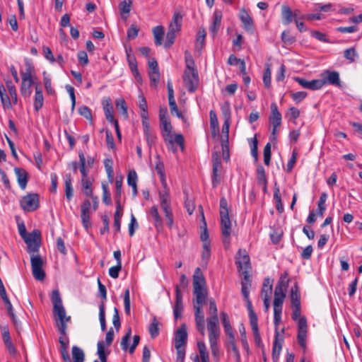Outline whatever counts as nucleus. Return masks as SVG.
Listing matches in <instances>:
<instances>
[{
	"instance_id": "nucleus-16",
	"label": "nucleus",
	"mask_w": 362,
	"mask_h": 362,
	"mask_svg": "<svg viewBox=\"0 0 362 362\" xmlns=\"http://www.w3.org/2000/svg\"><path fill=\"white\" fill-rule=\"evenodd\" d=\"M209 332V341L211 354L216 361L219 359V349L218 346V340L221 335V331H214Z\"/></svg>"
},
{
	"instance_id": "nucleus-3",
	"label": "nucleus",
	"mask_w": 362,
	"mask_h": 362,
	"mask_svg": "<svg viewBox=\"0 0 362 362\" xmlns=\"http://www.w3.org/2000/svg\"><path fill=\"white\" fill-rule=\"evenodd\" d=\"M161 124L162 136L165 142L168 150L175 153L177 151V147L175 146L176 144L178 145L181 150L183 151L185 148V140L182 134H175L174 139H173L172 131L173 126L169 119L160 122Z\"/></svg>"
},
{
	"instance_id": "nucleus-17",
	"label": "nucleus",
	"mask_w": 362,
	"mask_h": 362,
	"mask_svg": "<svg viewBox=\"0 0 362 362\" xmlns=\"http://www.w3.org/2000/svg\"><path fill=\"white\" fill-rule=\"evenodd\" d=\"M284 343V337L280 334L278 329H275V336L272 348V359L274 362H278Z\"/></svg>"
},
{
	"instance_id": "nucleus-9",
	"label": "nucleus",
	"mask_w": 362,
	"mask_h": 362,
	"mask_svg": "<svg viewBox=\"0 0 362 362\" xmlns=\"http://www.w3.org/2000/svg\"><path fill=\"white\" fill-rule=\"evenodd\" d=\"M31 254L30 262L33 275L35 279L42 281L45 277V273L42 269L43 261L39 255Z\"/></svg>"
},
{
	"instance_id": "nucleus-11",
	"label": "nucleus",
	"mask_w": 362,
	"mask_h": 362,
	"mask_svg": "<svg viewBox=\"0 0 362 362\" xmlns=\"http://www.w3.org/2000/svg\"><path fill=\"white\" fill-rule=\"evenodd\" d=\"M281 115L278 110V107L276 103H273L271 105V115L269 116V120L270 124L272 126V135L273 139H276V134L277 128L281 124Z\"/></svg>"
},
{
	"instance_id": "nucleus-34",
	"label": "nucleus",
	"mask_w": 362,
	"mask_h": 362,
	"mask_svg": "<svg viewBox=\"0 0 362 362\" xmlns=\"http://www.w3.org/2000/svg\"><path fill=\"white\" fill-rule=\"evenodd\" d=\"M206 30L203 28H200L198 30L196 44H195V49L197 51H201L203 48L204 40L206 37Z\"/></svg>"
},
{
	"instance_id": "nucleus-40",
	"label": "nucleus",
	"mask_w": 362,
	"mask_h": 362,
	"mask_svg": "<svg viewBox=\"0 0 362 362\" xmlns=\"http://www.w3.org/2000/svg\"><path fill=\"white\" fill-rule=\"evenodd\" d=\"M209 116L210 127L211 129V132L214 136H216L219 129L218 117L216 116V112L214 110H211L209 112Z\"/></svg>"
},
{
	"instance_id": "nucleus-50",
	"label": "nucleus",
	"mask_w": 362,
	"mask_h": 362,
	"mask_svg": "<svg viewBox=\"0 0 362 362\" xmlns=\"http://www.w3.org/2000/svg\"><path fill=\"white\" fill-rule=\"evenodd\" d=\"M99 320L100 323L101 329L105 331L106 329L105 322V306L104 302H101L99 305Z\"/></svg>"
},
{
	"instance_id": "nucleus-37",
	"label": "nucleus",
	"mask_w": 362,
	"mask_h": 362,
	"mask_svg": "<svg viewBox=\"0 0 362 362\" xmlns=\"http://www.w3.org/2000/svg\"><path fill=\"white\" fill-rule=\"evenodd\" d=\"M293 16H296V13L293 14L291 9L288 6H282V18L285 25H288L292 22Z\"/></svg>"
},
{
	"instance_id": "nucleus-15",
	"label": "nucleus",
	"mask_w": 362,
	"mask_h": 362,
	"mask_svg": "<svg viewBox=\"0 0 362 362\" xmlns=\"http://www.w3.org/2000/svg\"><path fill=\"white\" fill-rule=\"evenodd\" d=\"M212 162H213V173H212V185L213 187H216L220 183L218 179V171L221 168V160L219 154L217 152L212 153Z\"/></svg>"
},
{
	"instance_id": "nucleus-63",
	"label": "nucleus",
	"mask_w": 362,
	"mask_h": 362,
	"mask_svg": "<svg viewBox=\"0 0 362 362\" xmlns=\"http://www.w3.org/2000/svg\"><path fill=\"white\" fill-rule=\"evenodd\" d=\"M103 189V201L106 205H110L112 203L110 194L108 190V186L105 183H102Z\"/></svg>"
},
{
	"instance_id": "nucleus-13",
	"label": "nucleus",
	"mask_w": 362,
	"mask_h": 362,
	"mask_svg": "<svg viewBox=\"0 0 362 362\" xmlns=\"http://www.w3.org/2000/svg\"><path fill=\"white\" fill-rule=\"evenodd\" d=\"M235 263L239 271H249L251 267L250 259L245 250L240 249L238 250Z\"/></svg>"
},
{
	"instance_id": "nucleus-2",
	"label": "nucleus",
	"mask_w": 362,
	"mask_h": 362,
	"mask_svg": "<svg viewBox=\"0 0 362 362\" xmlns=\"http://www.w3.org/2000/svg\"><path fill=\"white\" fill-rule=\"evenodd\" d=\"M193 296L192 303L196 327L198 332L204 336L205 334V320L202 307L209 299L205 279L199 267L195 269L193 276Z\"/></svg>"
},
{
	"instance_id": "nucleus-4",
	"label": "nucleus",
	"mask_w": 362,
	"mask_h": 362,
	"mask_svg": "<svg viewBox=\"0 0 362 362\" xmlns=\"http://www.w3.org/2000/svg\"><path fill=\"white\" fill-rule=\"evenodd\" d=\"M220 221L221 234L223 236V242L225 246L228 247L230 240L232 223L229 217L228 202L224 197L220 199Z\"/></svg>"
},
{
	"instance_id": "nucleus-12",
	"label": "nucleus",
	"mask_w": 362,
	"mask_h": 362,
	"mask_svg": "<svg viewBox=\"0 0 362 362\" xmlns=\"http://www.w3.org/2000/svg\"><path fill=\"white\" fill-rule=\"evenodd\" d=\"M321 79L318 80V87L325 83L341 86L339 73L337 71H326L320 74Z\"/></svg>"
},
{
	"instance_id": "nucleus-49",
	"label": "nucleus",
	"mask_w": 362,
	"mask_h": 362,
	"mask_svg": "<svg viewBox=\"0 0 362 362\" xmlns=\"http://www.w3.org/2000/svg\"><path fill=\"white\" fill-rule=\"evenodd\" d=\"M33 70L34 68L32 66V64L30 62H27L25 71L21 72L22 81H33L32 77V72L33 71Z\"/></svg>"
},
{
	"instance_id": "nucleus-8",
	"label": "nucleus",
	"mask_w": 362,
	"mask_h": 362,
	"mask_svg": "<svg viewBox=\"0 0 362 362\" xmlns=\"http://www.w3.org/2000/svg\"><path fill=\"white\" fill-rule=\"evenodd\" d=\"M9 95L6 93V89L4 84L0 83V98L3 107L6 109L12 108V103L16 105L18 103V95L16 88H11L8 90Z\"/></svg>"
},
{
	"instance_id": "nucleus-32",
	"label": "nucleus",
	"mask_w": 362,
	"mask_h": 362,
	"mask_svg": "<svg viewBox=\"0 0 362 362\" xmlns=\"http://www.w3.org/2000/svg\"><path fill=\"white\" fill-rule=\"evenodd\" d=\"M221 18H222V16H221V13H219L218 12H216L214 13L213 23L209 27V31L212 34L213 37H214L216 36V35L218 33V30H219V28L221 26Z\"/></svg>"
},
{
	"instance_id": "nucleus-39",
	"label": "nucleus",
	"mask_w": 362,
	"mask_h": 362,
	"mask_svg": "<svg viewBox=\"0 0 362 362\" xmlns=\"http://www.w3.org/2000/svg\"><path fill=\"white\" fill-rule=\"evenodd\" d=\"M153 33L156 45H161L162 40L164 35V28L162 25H157L153 28Z\"/></svg>"
},
{
	"instance_id": "nucleus-22",
	"label": "nucleus",
	"mask_w": 362,
	"mask_h": 362,
	"mask_svg": "<svg viewBox=\"0 0 362 362\" xmlns=\"http://www.w3.org/2000/svg\"><path fill=\"white\" fill-rule=\"evenodd\" d=\"M182 16L179 12H175L173 16L172 21L170 22L168 31L178 33L182 27Z\"/></svg>"
},
{
	"instance_id": "nucleus-60",
	"label": "nucleus",
	"mask_w": 362,
	"mask_h": 362,
	"mask_svg": "<svg viewBox=\"0 0 362 362\" xmlns=\"http://www.w3.org/2000/svg\"><path fill=\"white\" fill-rule=\"evenodd\" d=\"M131 335H132V329L130 327H129L127 333L122 338V340H121L120 345H121L122 349L123 351H127L128 349L129 350V341L131 338Z\"/></svg>"
},
{
	"instance_id": "nucleus-41",
	"label": "nucleus",
	"mask_w": 362,
	"mask_h": 362,
	"mask_svg": "<svg viewBox=\"0 0 362 362\" xmlns=\"http://www.w3.org/2000/svg\"><path fill=\"white\" fill-rule=\"evenodd\" d=\"M257 179L259 185H262L266 188L267 183V179L265 174L264 168L262 165H259L257 168Z\"/></svg>"
},
{
	"instance_id": "nucleus-18",
	"label": "nucleus",
	"mask_w": 362,
	"mask_h": 362,
	"mask_svg": "<svg viewBox=\"0 0 362 362\" xmlns=\"http://www.w3.org/2000/svg\"><path fill=\"white\" fill-rule=\"evenodd\" d=\"M187 340V332L185 324H182L176 331L175 336V348L185 347Z\"/></svg>"
},
{
	"instance_id": "nucleus-6",
	"label": "nucleus",
	"mask_w": 362,
	"mask_h": 362,
	"mask_svg": "<svg viewBox=\"0 0 362 362\" xmlns=\"http://www.w3.org/2000/svg\"><path fill=\"white\" fill-rule=\"evenodd\" d=\"M209 314L210 316L206 319L208 332L221 331L216 301L211 298L209 299Z\"/></svg>"
},
{
	"instance_id": "nucleus-62",
	"label": "nucleus",
	"mask_w": 362,
	"mask_h": 362,
	"mask_svg": "<svg viewBox=\"0 0 362 362\" xmlns=\"http://www.w3.org/2000/svg\"><path fill=\"white\" fill-rule=\"evenodd\" d=\"M258 141L256 137L251 139L250 145L251 148V155L255 158V160L257 162L258 160V148H257Z\"/></svg>"
},
{
	"instance_id": "nucleus-36",
	"label": "nucleus",
	"mask_w": 362,
	"mask_h": 362,
	"mask_svg": "<svg viewBox=\"0 0 362 362\" xmlns=\"http://www.w3.org/2000/svg\"><path fill=\"white\" fill-rule=\"evenodd\" d=\"M43 95L42 90L37 86H35V94L34 101V108L36 111H39L43 105Z\"/></svg>"
},
{
	"instance_id": "nucleus-47",
	"label": "nucleus",
	"mask_w": 362,
	"mask_h": 362,
	"mask_svg": "<svg viewBox=\"0 0 362 362\" xmlns=\"http://www.w3.org/2000/svg\"><path fill=\"white\" fill-rule=\"evenodd\" d=\"M245 300H246V303H247V308L248 310L250 325L257 323L258 321V318L253 310L252 302L250 300V298L247 297V299H245Z\"/></svg>"
},
{
	"instance_id": "nucleus-64",
	"label": "nucleus",
	"mask_w": 362,
	"mask_h": 362,
	"mask_svg": "<svg viewBox=\"0 0 362 362\" xmlns=\"http://www.w3.org/2000/svg\"><path fill=\"white\" fill-rule=\"evenodd\" d=\"M239 331H240V337H241V343L243 344V349H245L247 351H248L249 349H250L249 344H248L247 337H246L245 328L243 324L239 327Z\"/></svg>"
},
{
	"instance_id": "nucleus-52",
	"label": "nucleus",
	"mask_w": 362,
	"mask_h": 362,
	"mask_svg": "<svg viewBox=\"0 0 362 362\" xmlns=\"http://www.w3.org/2000/svg\"><path fill=\"white\" fill-rule=\"evenodd\" d=\"M274 199H275L276 202V208L277 211L279 213H282L284 211V206L279 194V189L276 186L275 187L274 189Z\"/></svg>"
},
{
	"instance_id": "nucleus-48",
	"label": "nucleus",
	"mask_w": 362,
	"mask_h": 362,
	"mask_svg": "<svg viewBox=\"0 0 362 362\" xmlns=\"http://www.w3.org/2000/svg\"><path fill=\"white\" fill-rule=\"evenodd\" d=\"M125 52L127 54V62L129 66L130 69H135L137 68V62L136 60V58L134 55L131 54V52H132V47H125Z\"/></svg>"
},
{
	"instance_id": "nucleus-30",
	"label": "nucleus",
	"mask_w": 362,
	"mask_h": 362,
	"mask_svg": "<svg viewBox=\"0 0 362 362\" xmlns=\"http://www.w3.org/2000/svg\"><path fill=\"white\" fill-rule=\"evenodd\" d=\"M65 196L67 200L70 201L74 195V189L72 187V177L70 174L64 176Z\"/></svg>"
},
{
	"instance_id": "nucleus-61",
	"label": "nucleus",
	"mask_w": 362,
	"mask_h": 362,
	"mask_svg": "<svg viewBox=\"0 0 362 362\" xmlns=\"http://www.w3.org/2000/svg\"><path fill=\"white\" fill-rule=\"evenodd\" d=\"M344 57L351 62H354L358 57V54L355 48L351 47L344 50Z\"/></svg>"
},
{
	"instance_id": "nucleus-54",
	"label": "nucleus",
	"mask_w": 362,
	"mask_h": 362,
	"mask_svg": "<svg viewBox=\"0 0 362 362\" xmlns=\"http://www.w3.org/2000/svg\"><path fill=\"white\" fill-rule=\"evenodd\" d=\"M132 0H124L119 4V9L121 15L125 13L128 14L132 8Z\"/></svg>"
},
{
	"instance_id": "nucleus-46",
	"label": "nucleus",
	"mask_w": 362,
	"mask_h": 362,
	"mask_svg": "<svg viewBox=\"0 0 362 362\" xmlns=\"http://www.w3.org/2000/svg\"><path fill=\"white\" fill-rule=\"evenodd\" d=\"M116 108L122 111V115L124 118H128V107L124 98H118L115 101Z\"/></svg>"
},
{
	"instance_id": "nucleus-44",
	"label": "nucleus",
	"mask_w": 362,
	"mask_h": 362,
	"mask_svg": "<svg viewBox=\"0 0 362 362\" xmlns=\"http://www.w3.org/2000/svg\"><path fill=\"white\" fill-rule=\"evenodd\" d=\"M221 320L223 326L224 328V331L226 334V335H229L230 334H234L233 332V327L230 325L228 315L225 312H222L221 313Z\"/></svg>"
},
{
	"instance_id": "nucleus-43",
	"label": "nucleus",
	"mask_w": 362,
	"mask_h": 362,
	"mask_svg": "<svg viewBox=\"0 0 362 362\" xmlns=\"http://www.w3.org/2000/svg\"><path fill=\"white\" fill-rule=\"evenodd\" d=\"M295 80L303 88L310 90H317V79L308 81L302 78L297 77Z\"/></svg>"
},
{
	"instance_id": "nucleus-10",
	"label": "nucleus",
	"mask_w": 362,
	"mask_h": 362,
	"mask_svg": "<svg viewBox=\"0 0 362 362\" xmlns=\"http://www.w3.org/2000/svg\"><path fill=\"white\" fill-rule=\"evenodd\" d=\"M21 206L24 211H34L40 206L39 195L36 193L24 196L21 200Z\"/></svg>"
},
{
	"instance_id": "nucleus-35",
	"label": "nucleus",
	"mask_w": 362,
	"mask_h": 362,
	"mask_svg": "<svg viewBox=\"0 0 362 362\" xmlns=\"http://www.w3.org/2000/svg\"><path fill=\"white\" fill-rule=\"evenodd\" d=\"M78 158L80 160L79 169H80V172L81 174V179H86V178L90 177L91 176L88 175V173L86 158H85V156L83 152L81 151L78 153Z\"/></svg>"
},
{
	"instance_id": "nucleus-19",
	"label": "nucleus",
	"mask_w": 362,
	"mask_h": 362,
	"mask_svg": "<svg viewBox=\"0 0 362 362\" xmlns=\"http://www.w3.org/2000/svg\"><path fill=\"white\" fill-rule=\"evenodd\" d=\"M182 310V294L179 288V286L177 285L175 287V302L173 307V313L175 320L178 319L179 317H181Z\"/></svg>"
},
{
	"instance_id": "nucleus-25",
	"label": "nucleus",
	"mask_w": 362,
	"mask_h": 362,
	"mask_svg": "<svg viewBox=\"0 0 362 362\" xmlns=\"http://www.w3.org/2000/svg\"><path fill=\"white\" fill-rule=\"evenodd\" d=\"M239 17L244 25L245 29L252 30L253 29V21L247 11L242 8L240 11Z\"/></svg>"
},
{
	"instance_id": "nucleus-14",
	"label": "nucleus",
	"mask_w": 362,
	"mask_h": 362,
	"mask_svg": "<svg viewBox=\"0 0 362 362\" xmlns=\"http://www.w3.org/2000/svg\"><path fill=\"white\" fill-rule=\"evenodd\" d=\"M298 325V341L300 346L305 347V339L307 335V320L305 316L295 321Z\"/></svg>"
},
{
	"instance_id": "nucleus-20",
	"label": "nucleus",
	"mask_w": 362,
	"mask_h": 362,
	"mask_svg": "<svg viewBox=\"0 0 362 362\" xmlns=\"http://www.w3.org/2000/svg\"><path fill=\"white\" fill-rule=\"evenodd\" d=\"M141 124L147 144L150 148H151L153 145H155L157 137L155 134L152 132L148 121H142Z\"/></svg>"
},
{
	"instance_id": "nucleus-53",
	"label": "nucleus",
	"mask_w": 362,
	"mask_h": 362,
	"mask_svg": "<svg viewBox=\"0 0 362 362\" xmlns=\"http://www.w3.org/2000/svg\"><path fill=\"white\" fill-rule=\"evenodd\" d=\"M335 8L334 5L331 3L328 4H322L318 2V20L321 18L320 17V13L325 12L328 13L331 12L332 11H334Z\"/></svg>"
},
{
	"instance_id": "nucleus-1",
	"label": "nucleus",
	"mask_w": 362,
	"mask_h": 362,
	"mask_svg": "<svg viewBox=\"0 0 362 362\" xmlns=\"http://www.w3.org/2000/svg\"><path fill=\"white\" fill-rule=\"evenodd\" d=\"M51 300L53 303V313L56 327L60 337V352L64 362H71L69 348V338L66 337L67 322H70L71 316H66L65 308L62 304V300L58 290H54L52 293Z\"/></svg>"
},
{
	"instance_id": "nucleus-33",
	"label": "nucleus",
	"mask_w": 362,
	"mask_h": 362,
	"mask_svg": "<svg viewBox=\"0 0 362 362\" xmlns=\"http://www.w3.org/2000/svg\"><path fill=\"white\" fill-rule=\"evenodd\" d=\"M290 297L291 305H300V290L297 283L291 287Z\"/></svg>"
},
{
	"instance_id": "nucleus-26",
	"label": "nucleus",
	"mask_w": 362,
	"mask_h": 362,
	"mask_svg": "<svg viewBox=\"0 0 362 362\" xmlns=\"http://www.w3.org/2000/svg\"><path fill=\"white\" fill-rule=\"evenodd\" d=\"M93 182L94 178L93 177L81 179V189L86 196H92Z\"/></svg>"
},
{
	"instance_id": "nucleus-21",
	"label": "nucleus",
	"mask_w": 362,
	"mask_h": 362,
	"mask_svg": "<svg viewBox=\"0 0 362 362\" xmlns=\"http://www.w3.org/2000/svg\"><path fill=\"white\" fill-rule=\"evenodd\" d=\"M14 172L17 177L18 183L22 189H25L28 181V174L26 170L21 168H15Z\"/></svg>"
},
{
	"instance_id": "nucleus-45",
	"label": "nucleus",
	"mask_w": 362,
	"mask_h": 362,
	"mask_svg": "<svg viewBox=\"0 0 362 362\" xmlns=\"http://www.w3.org/2000/svg\"><path fill=\"white\" fill-rule=\"evenodd\" d=\"M104 165L105 168V171L107 175L108 180L110 183L113 182V161L111 158H106L104 160Z\"/></svg>"
},
{
	"instance_id": "nucleus-28",
	"label": "nucleus",
	"mask_w": 362,
	"mask_h": 362,
	"mask_svg": "<svg viewBox=\"0 0 362 362\" xmlns=\"http://www.w3.org/2000/svg\"><path fill=\"white\" fill-rule=\"evenodd\" d=\"M156 163L155 166V170H156L158 175L160 177V182L162 183V185H165V170H164V164L163 161L160 159V156L157 154L156 156Z\"/></svg>"
},
{
	"instance_id": "nucleus-7",
	"label": "nucleus",
	"mask_w": 362,
	"mask_h": 362,
	"mask_svg": "<svg viewBox=\"0 0 362 362\" xmlns=\"http://www.w3.org/2000/svg\"><path fill=\"white\" fill-rule=\"evenodd\" d=\"M22 239L26 243L30 254L38 252L41 242V233L39 230L35 229L31 233H28Z\"/></svg>"
},
{
	"instance_id": "nucleus-51",
	"label": "nucleus",
	"mask_w": 362,
	"mask_h": 362,
	"mask_svg": "<svg viewBox=\"0 0 362 362\" xmlns=\"http://www.w3.org/2000/svg\"><path fill=\"white\" fill-rule=\"evenodd\" d=\"M282 306L274 305V324L275 329H278L281 320Z\"/></svg>"
},
{
	"instance_id": "nucleus-42",
	"label": "nucleus",
	"mask_w": 362,
	"mask_h": 362,
	"mask_svg": "<svg viewBox=\"0 0 362 362\" xmlns=\"http://www.w3.org/2000/svg\"><path fill=\"white\" fill-rule=\"evenodd\" d=\"M33 84V81H22L21 93L25 98H29L32 94L31 86Z\"/></svg>"
},
{
	"instance_id": "nucleus-23",
	"label": "nucleus",
	"mask_w": 362,
	"mask_h": 362,
	"mask_svg": "<svg viewBox=\"0 0 362 362\" xmlns=\"http://www.w3.org/2000/svg\"><path fill=\"white\" fill-rule=\"evenodd\" d=\"M102 104L106 119L110 122H113V121L115 119H114L112 114L113 107L110 98H107L103 99Z\"/></svg>"
},
{
	"instance_id": "nucleus-27",
	"label": "nucleus",
	"mask_w": 362,
	"mask_h": 362,
	"mask_svg": "<svg viewBox=\"0 0 362 362\" xmlns=\"http://www.w3.org/2000/svg\"><path fill=\"white\" fill-rule=\"evenodd\" d=\"M139 107L141 110L140 117L142 121H148V106L146 98L143 95H139Z\"/></svg>"
},
{
	"instance_id": "nucleus-24",
	"label": "nucleus",
	"mask_w": 362,
	"mask_h": 362,
	"mask_svg": "<svg viewBox=\"0 0 362 362\" xmlns=\"http://www.w3.org/2000/svg\"><path fill=\"white\" fill-rule=\"evenodd\" d=\"M2 337L9 354L11 355H15L16 353V349L12 343L8 328L4 327L3 329Z\"/></svg>"
},
{
	"instance_id": "nucleus-59",
	"label": "nucleus",
	"mask_w": 362,
	"mask_h": 362,
	"mask_svg": "<svg viewBox=\"0 0 362 362\" xmlns=\"http://www.w3.org/2000/svg\"><path fill=\"white\" fill-rule=\"evenodd\" d=\"M150 214L155 221L156 227H158L162 223V219L158 213V206H153L150 210Z\"/></svg>"
},
{
	"instance_id": "nucleus-5",
	"label": "nucleus",
	"mask_w": 362,
	"mask_h": 362,
	"mask_svg": "<svg viewBox=\"0 0 362 362\" xmlns=\"http://www.w3.org/2000/svg\"><path fill=\"white\" fill-rule=\"evenodd\" d=\"M187 65L185 70L183 80L185 86L189 93H194L199 86V76L194 69V62L192 59L186 61Z\"/></svg>"
},
{
	"instance_id": "nucleus-29",
	"label": "nucleus",
	"mask_w": 362,
	"mask_h": 362,
	"mask_svg": "<svg viewBox=\"0 0 362 362\" xmlns=\"http://www.w3.org/2000/svg\"><path fill=\"white\" fill-rule=\"evenodd\" d=\"M163 189L160 190L158 192L159 200L161 206L170 204V189L167 185L166 182L165 185H163Z\"/></svg>"
},
{
	"instance_id": "nucleus-58",
	"label": "nucleus",
	"mask_w": 362,
	"mask_h": 362,
	"mask_svg": "<svg viewBox=\"0 0 362 362\" xmlns=\"http://www.w3.org/2000/svg\"><path fill=\"white\" fill-rule=\"evenodd\" d=\"M221 110L224 120H230L231 110H230V103L228 101L223 103L221 106Z\"/></svg>"
},
{
	"instance_id": "nucleus-31",
	"label": "nucleus",
	"mask_w": 362,
	"mask_h": 362,
	"mask_svg": "<svg viewBox=\"0 0 362 362\" xmlns=\"http://www.w3.org/2000/svg\"><path fill=\"white\" fill-rule=\"evenodd\" d=\"M230 120H224L223 127H222V148L223 150V153H225V148L228 151V133H229V127H230Z\"/></svg>"
},
{
	"instance_id": "nucleus-57",
	"label": "nucleus",
	"mask_w": 362,
	"mask_h": 362,
	"mask_svg": "<svg viewBox=\"0 0 362 362\" xmlns=\"http://www.w3.org/2000/svg\"><path fill=\"white\" fill-rule=\"evenodd\" d=\"M197 347H198V349L199 351L201 360L202 361L209 360V353L207 351L205 343L204 341H198Z\"/></svg>"
},
{
	"instance_id": "nucleus-56",
	"label": "nucleus",
	"mask_w": 362,
	"mask_h": 362,
	"mask_svg": "<svg viewBox=\"0 0 362 362\" xmlns=\"http://www.w3.org/2000/svg\"><path fill=\"white\" fill-rule=\"evenodd\" d=\"M288 273L287 272H284L283 274H281L276 287H280L286 290L288 286Z\"/></svg>"
},
{
	"instance_id": "nucleus-38",
	"label": "nucleus",
	"mask_w": 362,
	"mask_h": 362,
	"mask_svg": "<svg viewBox=\"0 0 362 362\" xmlns=\"http://www.w3.org/2000/svg\"><path fill=\"white\" fill-rule=\"evenodd\" d=\"M71 354L74 362H84L85 354L81 348L74 346L71 349Z\"/></svg>"
},
{
	"instance_id": "nucleus-55",
	"label": "nucleus",
	"mask_w": 362,
	"mask_h": 362,
	"mask_svg": "<svg viewBox=\"0 0 362 362\" xmlns=\"http://www.w3.org/2000/svg\"><path fill=\"white\" fill-rule=\"evenodd\" d=\"M158 322L154 317L151 324L149 325L148 332L152 338H156L159 334Z\"/></svg>"
}]
</instances>
